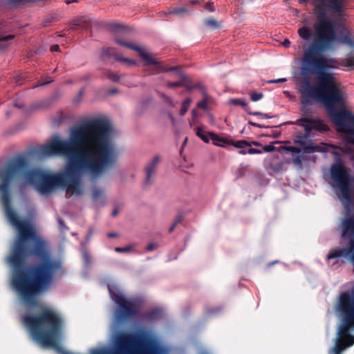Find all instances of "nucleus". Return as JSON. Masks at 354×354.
<instances>
[{"instance_id": "nucleus-1", "label": "nucleus", "mask_w": 354, "mask_h": 354, "mask_svg": "<svg viewBox=\"0 0 354 354\" xmlns=\"http://www.w3.org/2000/svg\"><path fill=\"white\" fill-rule=\"evenodd\" d=\"M111 131V127L107 121L96 118L72 127L68 140H62L58 135H54L49 143L39 147L38 153L41 156H66L68 162L64 171L49 174L37 168L28 169L27 165L15 176L23 174L26 182L42 196L50 195L57 188L80 196L84 192L82 185L84 173L97 178L117 165L118 153L110 141ZM24 157L28 165L27 158Z\"/></svg>"}, {"instance_id": "nucleus-2", "label": "nucleus", "mask_w": 354, "mask_h": 354, "mask_svg": "<svg viewBox=\"0 0 354 354\" xmlns=\"http://www.w3.org/2000/svg\"><path fill=\"white\" fill-rule=\"evenodd\" d=\"M26 158L19 156L0 166L1 202L8 221L19 231L6 263L11 268L10 286L23 304L39 306L37 296L50 286L62 263L53 257L46 243L37 236L30 225L21 221L11 207L10 191L17 173L27 167Z\"/></svg>"}, {"instance_id": "nucleus-3", "label": "nucleus", "mask_w": 354, "mask_h": 354, "mask_svg": "<svg viewBox=\"0 0 354 354\" xmlns=\"http://www.w3.org/2000/svg\"><path fill=\"white\" fill-rule=\"evenodd\" d=\"M324 104L330 118L337 127L354 134V115L347 110H337L336 105L346 106V93L340 86L315 98Z\"/></svg>"}, {"instance_id": "nucleus-4", "label": "nucleus", "mask_w": 354, "mask_h": 354, "mask_svg": "<svg viewBox=\"0 0 354 354\" xmlns=\"http://www.w3.org/2000/svg\"><path fill=\"white\" fill-rule=\"evenodd\" d=\"M108 290L111 299L117 305L114 312V321L117 325H121L140 315V310L134 301L127 299L117 286L108 284Z\"/></svg>"}, {"instance_id": "nucleus-5", "label": "nucleus", "mask_w": 354, "mask_h": 354, "mask_svg": "<svg viewBox=\"0 0 354 354\" xmlns=\"http://www.w3.org/2000/svg\"><path fill=\"white\" fill-rule=\"evenodd\" d=\"M330 177L335 183L336 194L339 199L346 205L351 203V176L342 161L332 165Z\"/></svg>"}, {"instance_id": "nucleus-6", "label": "nucleus", "mask_w": 354, "mask_h": 354, "mask_svg": "<svg viewBox=\"0 0 354 354\" xmlns=\"http://www.w3.org/2000/svg\"><path fill=\"white\" fill-rule=\"evenodd\" d=\"M342 237L348 239V246L332 250L327 255V259L344 257L354 266V215L348 214L342 223Z\"/></svg>"}, {"instance_id": "nucleus-7", "label": "nucleus", "mask_w": 354, "mask_h": 354, "mask_svg": "<svg viewBox=\"0 0 354 354\" xmlns=\"http://www.w3.org/2000/svg\"><path fill=\"white\" fill-rule=\"evenodd\" d=\"M115 41L120 46L127 47L129 49L136 51L139 54L140 57L145 61V66H153V68L151 69V74H158L160 73L169 71H174L177 74H178L180 72H181L180 68L179 66L167 67L164 66L161 62H158L156 59L151 57L149 55V54L146 53L145 50L142 47L135 44L125 41L121 39H115Z\"/></svg>"}, {"instance_id": "nucleus-8", "label": "nucleus", "mask_w": 354, "mask_h": 354, "mask_svg": "<svg viewBox=\"0 0 354 354\" xmlns=\"http://www.w3.org/2000/svg\"><path fill=\"white\" fill-rule=\"evenodd\" d=\"M286 124H297L304 128L306 136H310L313 130L319 133H324L330 131V128L324 122V121L319 117L309 118L308 117H302L295 122H288Z\"/></svg>"}, {"instance_id": "nucleus-9", "label": "nucleus", "mask_w": 354, "mask_h": 354, "mask_svg": "<svg viewBox=\"0 0 354 354\" xmlns=\"http://www.w3.org/2000/svg\"><path fill=\"white\" fill-rule=\"evenodd\" d=\"M160 156L156 155L149 161L144 168L145 173V184L149 185L152 184L153 178L155 176L158 165L160 162Z\"/></svg>"}, {"instance_id": "nucleus-10", "label": "nucleus", "mask_w": 354, "mask_h": 354, "mask_svg": "<svg viewBox=\"0 0 354 354\" xmlns=\"http://www.w3.org/2000/svg\"><path fill=\"white\" fill-rule=\"evenodd\" d=\"M298 1H299V3H301V4H304V3H310L314 6V10H315V11L316 12L317 18V19H318L319 10L316 9L315 6V4L313 3L315 2V4L317 3V4H323V5L327 3L326 1H322L320 0H298ZM343 1L344 3V8L343 9L342 15V16H339L336 13H332V12L328 11L327 17L331 18L330 17V16H331V17H335L338 18V19H343L345 17V11L348 8V0H343Z\"/></svg>"}, {"instance_id": "nucleus-11", "label": "nucleus", "mask_w": 354, "mask_h": 354, "mask_svg": "<svg viewBox=\"0 0 354 354\" xmlns=\"http://www.w3.org/2000/svg\"><path fill=\"white\" fill-rule=\"evenodd\" d=\"M296 143L299 144L305 153H311L315 151H319L317 146H316L311 140H296Z\"/></svg>"}, {"instance_id": "nucleus-12", "label": "nucleus", "mask_w": 354, "mask_h": 354, "mask_svg": "<svg viewBox=\"0 0 354 354\" xmlns=\"http://www.w3.org/2000/svg\"><path fill=\"white\" fill-rule=\"evenodd\" d=\"M92 198L97 207H102L105 204V198L102 197V191L97 187H94L92 189Z\"/></svg>"}, {"instance_id": "nucleus-13", "label": "nucleus", "mask_w": 354, "mask_h": 354, "mask_svg": "<svg viewBox=\"0 0 354 354\" xmlns=\"http://www.w3.org/2000/svg\"><path fill=\"white\" fill-rule=\"evenodd\" d=\"M298 35L305 41H310L313 38V31L310 27L306 26H304L299 28Z\"/></svg>"}, {"instance_id": "nucleus-14", "label": "nucleus", "mask_w": 354, "mask_h": 354, "mask_svg": "<svg viewBox=\"0 0 354 354\" xmlns=\"http://www.w3.org/2000/svg\"><path fill=\"white\" fill-rule=\"evenodd\" d=\"M161 311L158 308L145 312L142 315V317L148 321H153L160 318Z\"/></svg>"}, {"instance_id": "nucleus-15", "label": "nucleus", "mask_w": 354, "mask_h": 354, "mask_svg": "<svg viewBox=\"0 0 354 354\" xmlns=\"http://www.w3.org/2000/svg\"><path fill=\"white\" fill-rule=\"evenodd\" d=\"M188 13H189V10L185 7L174 8L168 11L162 12V15H164L165 16H167L168 15H176L181 16V15H183L185 14H188Z\"/></svg>"}, {"instance_id": "nucleus-16", "label": "nucleus", "mask_w": 354, "mask_h": 354, "mask_svg": "<svg viewBox=\"0 0 354 354\" xmlns=\"http://www.w3.org/2000/svg\"><path fill=\"white\" fill-rule=\"evenodd\" d=\"M149 102V99H145L140 101L136 107V114L138 116L141 115L147 110Z\"/></svg>"}, {"instance_id": "nucleus-17", "label": "nucleus", "mask_w": 354, "mask_h": 354, "mask_svg": "<svg viewBox=\"0 0 354 354\" xmlns=\"http://www.w3.org/2000/svg\"><path fill=\"white\" fill-rule=\"evenodd\" d=\"M114 57L116 59H120V55L115 52V49L113 48L107 47L104 48L102 49V52L101 54V58L104 59V57Z\"/></svg>"}, {"instance_id": "nucleus-18", "label": "nucleus", "mask_w": 354, "mask_h": 354, "mask_svg": "<svg viewBox=\"0 0 354 354\" xmlns=\"http://www.w3.org/2000/svg\"><path fill=\"white\" fill-rule=\"evenodd\" d=\"M210 137L213 141L217 142L214 143L217 146L223 147L224 145H225V144H227V145L230 144V140H227L226 138L220 137L219 136H218L214 133H210Z\"/></svg>"}, {"instance_id": "nucleus-19", "label": "nucleus", "mask_w": 354, "mask_h": 354, "mask_svg": "<svg viewBox=\"0 0 354 354\" xmlns=\"http://www.w3.org/2000/svg\"><path fill=\"white\" fill-rule=\"evenodd\" d=\"M209 132H204L203 131V128L201 127H198L196 128V134L198 137H199L203 142L207 143L209 142L210 137Z\"/></svg>"}, {"instance_id": "nucleus-20", "label": "nucleus", "mask_w": 354, "mask_h": 354, "mask_svg": "<svg viewBox=\"0 0 354 354\" xmlns=\"http://www.w3.org/2000/svg\"><path fill=\"white\" fill-rule=\"evenodd\" d=\"M342 66L347 68L354 66V54L353 53L348 54L345 58L342 59Z\"/></svg>"}, {"instance_id": "nucleus-21", "label": "nucleus", "mask_w": 354, "mask_h": 354, "mask_svg": "<svg viewBox=\"0 0 354 354\" xmlns=\"http://www.w3.org/2000/svg\"><path fill=\"white\" fill-rule=\"evenodd\" d=\"M229 145H232L238 149H245L247 147H251V143L245 140H241L237 141L230 140Z\"/></svg>"}, {"instance_id": "nucleus-22", "label": "nucleus", "mask_w": 354, "mask_h": 354, "mask_svg": "<svg viewBox=\"0 0 354 354\" xmlns=\"http://www.w3.org/2000/svg\"><path fill=\"white\" fill-rule=\"evenodd\" d=\"M15 38L14 35L0 37V50L6 49L10 44V41Z\"/></svg>"}, {"instance_id": "nucleus-23", "label": "nucleus", "mask_w": 354, "mask_h": 354, "mask_svg": "<svg viewBox=\"0 0 354 354\" xmlns=\"http://www.w3.org/2000/svg\"><path fill=\"white\" fill-rule=\"evenodd\" d=\"M204 25L211 29L216 30L221 28V25L214 19H207L204 20Z\"/></svg>"}, {"instance_id": "nucleus-24", "label": "nucleus", "mask_w": 354, "mask_h": 354, "mask_svg": "<svg viewBox=\"0 0 354 354\" xmlns=\"http://www.w3.org/2000/svg\"><path fill=\"white\" fill-rule=\"evenodd\" d=\"M192 102V100L190 97H187L182 102L179 112L181 116H183L187 112Z\"/></svg>"}, {"instance_id": "nucleus-25", "label": "nucleus", "mask_w": 354, "mask_h": 354, "mask_svg": "<svg viewBox=\"0 0 354 354\" xmlns=\"http://www.w3.org/2000/svg\"><path fill=\"white\" fill-rule=\"evenodd\" d=\"M82 254L86 266H89L91 263V257L88 250L84 247L83 243H82Z\"/></svg>"}, {"instance_id": "nucleus-26", "label": "nucleus", "mask_w": 354, "mask_h": 354, "mask_svg": "<svg viewBox=\"0 0 354 354\" xmlns=\"http://www.w3.org/2000/svg\"><path fill=\"white\" fill-rule=\"evenodd\" d=\"M91 24V20L88 16L80 17V28L82 29H88Z\"/></svg>"}, {"instance_id": "nucleus-27", "label": "nucleus", "mask_w": 354, "mask_h": 354, "mask_svg": "<svg viewBox=\"0 0 354 354\" xmlns=\"http://www.w3.org/2000/svg\"><path fill=\"white\" fill-rule=\"evenodd\" d=\"M104 75L113 82H118L120 80L118 74L109 70L105 71Z\"/></svg>"}, {"instance_id": "nucleus-28", "label": "nucleus", "mask_w": 354, "mask_h": 354, "mask_svg": "<svg viewBox=\"0 0 354 354\" xmlns=\"http://www.w3.org/2000/svg\"><path fill=\"white\" fill-rule=\"evenodd\" d=\"M109 28L113 32H120L126 30L127 26L120 24H111L109 25Z\"/></svg>"}, {"instance_id": "nucleus-29", "label": "nucleus", "mask_w": 354, "mask_h": 354, "mask_svg": "<svg viewBox=\"0 0 354 354\" xmlns=\"http://www.w3.org/2000/svg\"><path fill=\"white\" fill-rule=\"evenodd\" d=\"M133 249V245H129L125 247H116V248H115L114 250L116 252L124 253V252H129L132 251Z\"/></svg>"}, {"instance_id": "nucleus-30", "label": "nucleus", "mask_w": 354, "mask_h": 354, "mask_svg": "<svg viewBox=\"0 0 354 354\" xmlns=\"http://www.w3.org/2000/svg\"><path fill=\"white\" fill-rule=\"evenodd\" d=\"M57 223L61 233L65 234L69 230L67 225L65 224L64 221L61 218H57Z\"/></svg>"}, {"instance_id": "nucleus-31", "label": "nucleus", "mask_w": 354, "mask_h": 354, "mask_svg": "<svg viewBox=\"0 0 354 354\" xmlns=\"http://www.w3.org/2000/svg\"><path fill=\"white\" fill-rule=\"evenodd\" d=\"M186 89L188 91H191L194 89H200V90H204L205 89V87L204 86L198 82V83H196V84H194L193 85L190 84L189 83L186 85Z\"/></svg>"}, {"instance_id": "nucleus-32", "label": "nucleus", "mask_w": 354, "mask_h": 354, "mask_svg": "<svg viewBox=\"0 0 354 354\" xmlns=\"http://www.w3.org/2000/svg\"><path fill=\"white\" fill-rule=\"evenodd\" d=\"M207 104H208V101L207 99V95H206V93H204V98L201 101H200L197 103L196 106L198 109L207 110Z\"/></svg>"}, {"instance_id": "nucleus-33", "label": "nucleus", "mask_w": 354, "mask_h": 354, "mask_svg": "<svg viewBox=\"0 0 354 354\" xmlns=\"http://www.w3.org/2000/svg\"><path fill=\"white\" fill-rule=\"evenodd\" d=\"M178 75H179V77L180 78V81H178V82L183 83L182 86L186 87V85H187L189 83V80L188 76H187L185 74H184L182 71L180 72Z\"/></svg>"}, {"instance_id": "nucleus-34", "label": "nucleus", "mask_w": 354, "mask_h": 354, "mask_svg": "<svg viewBox=\"0 0 354 354\" xmlns=\"http://www.w3.org/2000/svg\"><path fill=\"white\" fill-rule=\"evenodd\" d=\"M246 167L247 166H244L243 165H240L239 168L236 171V178H240L245 176Z\"/></svg>"}, {"instance_id": "nucleus-35", "label": "nucleus", "mask_w": 354, "mask_h": 354, "mask_svg": "<svg viewBox=\"0 0 354 354\" xmlns=\"http://www.w3.org/2000/svg\"><path fill=\"white\" fill-rule=\"evenodd\" d=\"M263 97V94L262 93H257L253 91L250 93V99L253 102H257L261 100Z\"/></svg>"}, {"instance_id": "nucleus-36", "label": "nucleus", "mask_w": 354, "mask_h": 354, "mask_svg": "<svg viewBox=\"0 0 354 354\" xmlns=\"http://www.w3.org/2000/svg\"><path fill=\"white\" fill-rule=\"evenodd\" d=\"M230 104L235 105V106H246V102H245L242 99L234 98L230 100Z\"/></svg>"}, {"instance_id": "nucleus-37", "label": "nucleus", "mask_w": 354, "mask_h": 354, "mask_svg": "<svg viewBox=\"0 0 354 354\" xmlns=\"http://www.w3.org/2000/svg\"><path fill=\"white\" fill-rule=\"evenodd\" d=\"M71 29H73L75 27H80V17H77L74 19L71 23H70Z\"/></svg>"}, {"instance_id": "nucleus-38", "label": "nucleus", "mask_w": 354, "mask_h": 354, "mask_svg": "<svg viewBox=\"0 0 354 354\" xmlns=\"http://www.w3.org/2000/svg\"><path fill=\"white\" fill-rule=\"evenodd\" d=\"M183 86V83L178 82H168L167 83V86L168 88H176V87H180Z\"/></svg>"}, {"instance_id": "nucleus-39", "label": "nucleus", "mask_w": 354, "mask_h": 354, "mask_svg": "<svg viewBox=\"0 0 354 354\" xmlns=\"http://www.w3.org/2000/svg\"><path fill=\"white\" fill-rule=\"evenodd\" d=\"M275 147L273 145H265L263 147V151L266 152V153H268V152H272L275 150Z\"/></svg>"}, {"instance_id": "nucleus-40", "label": "nucleus", "mask_w": 354, "mask_h": 354, "mask_svg": "<svg viewBox=\"0 0 354 354\" xmlns=\"http://www.w3.org/2000/svg\"><path fill=\"white\" fill-rule=\"evenodd\" d=\"M286 81H287L286 78H279V79L268 80V84H277V83H283V82H286Z\"/></svg>"}, {"instance_id": "nucleus-41", "label": "nucleus", "mask_w": 354, "mask_h": 354, "mask_svg": "<svg viewBox=\"0 0 354 354\" xmlns=\"http://www.w3.org/2000/svg\"><path fill=\"white\" fill-rule=\"evenodd\" d=\"M309 136H306V131H304V133H299L296 136L295 142H296V140H306Z\"/></svg>"}, {"instance_id": "nucleus-42", "label": "nucleus", "mask_w": 354, "mask_h": 354, "mask_svg": "<svg viewBox=\"0 0 354 354\" xmlns=\"http://www.w3.org/2000/svg\"><path fill=\"white\" fill-rule=\"evenodd\" d=\"M84 93V90L83 88L80 89L78 92L77 97L74 99V102L77 103L81 100V98Z\"/></svg>"}, {"instance_id": "nucleus-43", "label": "nucleus", "mask_w": 354, "mask_h": 354, "mask_svg": "<svg viewBox=\"0 0 354 354\" xmlns=\"http://www.w3.org/2000/svg\"><path fill=\"white\" fill-rule=\"evenodd\" d=\"M248 124L252 127H258V128H269V126L263 125L259 123L254 122L251 120L248 121Z\"/></svg>"}, {"instance_id": "nucleus-44", "label": "nucleus", "mask_w": 354, "mask_h": 354, "mask_svg": "<svg viewBox=\"0 0 354 354\" xmlns=\"http://www.w3.org/2000/svg\"><path fill=\"white\" fill-rule=\"evenodd\" d=\"M248 153L249 154H260L262 153V151L258 149L250 148L248 150Z\"/></svg>"}, {"instance_id": "nucleus-45", "label": "nucleus", "mask_w": 354, "mask_h": 354, "mask_svg": "<svg viewBox=\"0 0 354 354\" xmlns=\"http://www.w3.org/2000/svg\"><path fill=\"white\" fill-rule=\"evenodd\" d=\"M53 82V80H50L45 82H39L37 84L34 85L32 86V88H37V87H39V86H41L47 85V84H50V83H51Z\"/></svg>"}, {"instance_id": "nucleus-46", "label": "nucleus", "mask_w": 354, "mask_h": 354, "mask_svg": "<svg viewBox=\"0 0 354 354\" xmlns=\"http://www.w3.org/2000/svg\"><path fill=\"white\" fill-rule=\"evenodd\" d=\"M163 97L165 99V101L171 107L174 106L173 100L171 97H167L166 95H163Z\"/></svg>"}, {"instance_id": "nucleus-47", "label": "nucleus", "mask_w": 354, "mask_h": 354, "mask_svg": "<svg viewBox=\"0 0 354 354\" xmlns=\"http://www.w3.org/2000/svg\"><path fill=\"white\" fill-rule=\"evenodd\" d=\"M157 248V244L155 243H150L147 246V251H152L153 250H155L156 248Z\"/></svg>"}, {"instance_id": "nucleus-48", "label": "nucleus", "mask_w": 354, "mask_h": 354, "mask_svg": "<svg viewBox=\"0 0 354 354\" xmlns=\"http://www.w3.org/2000/svg\"><path fill=\"white\" fill-rule=\"evenodd\" d=\"M183 221V216L181 214H178L176 216L175 220L173 223L176 224L177 225L178 223H180Z\"/></svg>"}, {"instance_id": "nucleus-49", "label": "nucleus", "mask_w": 354, "mask_h": 354, "mask_svg": "<svg viewBox=\"0 0 354 354\" xmlns=\"http://www.w3.org/2000/svg\"><path fill=\"white\" fill-rule=\"evenodd\" d=\"M93 234V230L92 229H89L88 230V232L86 236V238H85V240H86V243H88L90 241V239H91V237Z\"/></svg>"}, {"instance_id": "nucleus-50", "label": "nucleus", "mask_w": 354, "mask_h": 354, "mask_svg": "<svg viewBox=\"0 0 354 354\" xmlns=\"http://www.w3.org/2000/svg\"><path fill=\"white\" fill-rule=\"evenodd\" d=\"M205 9L207 10L209 12H214L215 10V8L214 6L212 3H207L205 5Z\"/></svg>"}, {"instance_id": "nucleus-51", "label": "nucleus", "mask_w": 354, "mask_h": 354, "mask_svg": "<svg viewBox=\"0 0 354 354\" xmlns=\"http://www.w3.org/2000/svg\"><path fill=\"white\" fill-rule=\"evenodd\" d=\"M290 151L294 153H299L301 151V149L297 147H290Z\"/></svg>"}, {"instance_id": "nucleus-52", "label": "nucleus", "mask_w": 354, "mask_h": 354, "mask_svg": "<svg viewBox=\"0 0 354 354\" xmlns=\"http://www.w3.org/2000/svg\"><path fill=\"white\" fill-rule=\"evenodd\" d=\"M220 310V308H209L207 310V314H214Z\"/></svg>"}, {"instance_id": "nucleus-53", "label": "nucleus", "mask_w": 354, "mask_h": 354, "mask_svg": "<svg viewBox=\"0 0 354 354\" xmlns=\"http://www.w3.org/2000/svg\"><path fill=\"white\" fill-rule=\"evenodd\" d=\"M250 115L254 116H261V118L263 117V113L260 111L250 112Z\"/></svg>"}, {"instance_id": "nucleus-54", "label": "nucleus", "mask_w": 354, "mask_h": 354, "mask_svg": "<svg viewBox=\"0 0 354 354\" xmlns=\"http://www.w3.org/2000/svg\"><path fill=\"white\" fill-rule=\"evenodd\" d=\"M52 52H56L59 50V46L57 44L53 45L50 48Z\"/></svg>"}, {"instance_id": "nucleus-55", "label": "nucleus", "mask_w": 354, "mask_h": 354, "mask_svg": "<svg viewBox=\"0 0 354 354\" xmlns=\"http://www.w3.org/2000/svg\"><path fill=\"white\" fill-rule=\"evenodd\" d=\"M282 44L284 47L288 48L290 46V41L288 39H286L283 41Z\"/></svg>"}, {"instance_id": "nucleus-56", "label": "nucleus", "mask_w": 354, "mask_h": 354, "mask_svg": "<svg viewBox=\"0 0 354 354\" xmlns=\"http://www.w3.org/2000/svg\"><path fill=\"white\" fill-rule=\"evenodd\" d=\"M243 108L244 109V110L248 113V114L250 115V112H252L251 111V109L250 107V106L248 105V104L246 102V106H243Z\"/></svg>"}, {"instance_id": "nucleus-57", "label": "nucleus", "mask_w": 354, "mask_h": 354, "mask_svg": "<svg viewBox=\"0 0 354 354\" xmlns=\"http://www.w3.org/2000/svg\"><path fill=\"white\" fill-rule=\"evenodd\" d=\"M118 236V234L116 232H109L107 234L109 238H116Z\"/></svg>"}, {"instance_id": "nucleus-58", "label": "nucleus", "mask_w": 354, "mask_h": 354, "mask_svg": "<svg viewBox=\"0 0 354 354\" xmlns=\"http://www.w3.org/2000/svg\"><path fill=\"white\" fill-rule=\"evenodd\" d=\"M13 105H14V106L17 107L19 109H24V105L22 104L18 103L17 101H15Z\"/></svg>"}, {"instance_id": "nucleus-59", "label": "nucleus", "mask_w": 354, "mask_h": 354, "mask_svg": "<svg viewBox=\"0 0 354 354\" xmlns=\"http://www.w3.org/2000/svg\"><path fill=\"white\" fill-rule=\"evenodd\" d=\"M280 136H281V132H280V131H273V132H272V137H273L274 138H279Z\"/></svg>"}, {"instance_id": "nucleus-60", "label": "nucleus", "mask_w": 354, "mask_h": 354, "mask_svg": "<svg viewBox=\"0 0 354 354\" xmlns=\"http://www.w3.org/2000/svg\"><path fill=\"white\" fill-rule=\"evenodd\" d=\"M274 117H275V115H271L269 113H263V117H262L263 118L269 119V118H272Z\"/></svg>"}, {"instance_id": "nucleus-61", "label": "nucleus", "mask_w": 354, "mask_h": 354, "mask_svg": "<svg viewBox=\"0 0 354 354\" xmlns=\"http://www.w3.org/2000/svg\"><path fill=\"white\" fill-rule=\"evenodd\" d=\"M116 93H118V90L116 88H111V89H109L107 91V93L109 94V95H113V94H115Z\"/></svg>"}, {"instance_id": "nucleus-62", "label": "nucleus", "mask_w": 354, "mask_h": 354, "mask_svg": "<svg viewBox=\"0 0 354 354\" xmlns=\"http://www.w3.org/2000/svg\"><path fill=\"white\" fill-rule=\"evenodd\" d=\"M176 227V224L173 223V224L171 225V227L169 228V230H168V231H169V233H171V232L174 230V229H175V227Z\"/></svg>"}, {"instance_id": "nucleus-63", "label": "nucleus", "mask_w": 354, "mask_h": 354, "mask_svg": "<svg viewBox=\"0 0 354 354\" xmlns=\"http://www.w3.org/2000/svg\"><path fill=\"white\" fill-rule=\"evenodd\" d=\"M239 153L241 154V155H245L246 153H248V150L246 151L244 149H241V150L239 151Z\"/></svg>"}, {"instance_id": "nucleus-64", "label": "nucleus", "mask_w": 354, "mask_h": 354, "mask_svg": "<svg viewBox=\"0 0 354 354\" xmlns=\"http://www.w3.org/2000/svg\"><path fill=\"white\" fill-rule=\"evenodd\" d=\"M118 208H115V209L113 210V212H112V216H117V215H118Z\"/></svg>"}]
</instances>
